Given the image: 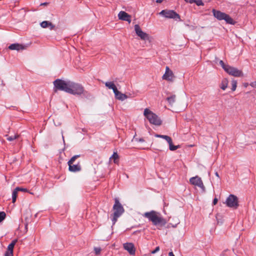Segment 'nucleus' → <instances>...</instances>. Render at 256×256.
<instances>
[{
  "label": "nucleus",
  "mask_w": 256,
  "mask_h": 256,
  "mask_svg": "<svg viewBox=\"0 0 256 256\" xmlns=\"http://www.w3.org/2000/svg\"><path fill=\"white\" fill-rule=\"evenodd\" d=\"M54 84L56 88L74 95H80L84 91L82 85L68 80L57 79Z\"/></svg>",
  "instance_id": "obj_1"
},
{
  "label": "nucleus",
  "mask_w": 256,
  "mask_h": 256,
  "mask_svg": "<svg viewBox=\"0 0 256 256\" xmlns=\"http://www.w3.org/2000/svg\"><path fill=\"white\" fill-rule=\"evenodd\" d=\"M142 216L144 218H148L155 226L162 224L164 220L160 214L154 210L146 212Z\"/></svg>",
  "instance_id": "obj_2"
},
{
  "label": "nucleus",
  "mask_w": 256,
  "mask_h": 256,
  "mask_svg": "<svg viewBox=\"0 0 256 256\" xmlns=\"http://www.w3.org/2000/svg\"><path fill=\"white\" fill-rule=\"evenodd\" d=\"M144 114L151 124L158 126L161 125L162 122L160 118L148 108L144 110Z\"/></svg>",
  "instance_id": "obj_3"
},
{
  "label": "nucleus",
  "mask_w": 256,
  "mask_h": 256,
  "mask_svg": "<svg viewBox=\"0 0 256 256\" xmlns=\"http://www.w3.org/2000/svg\"><path fill=\"white\" fill-rule=\"evenodd\" d=\"M214 16L219 20H224L226 23L234 24V20L227 14L220 10L213 9L212 10Z\"/></svg>",
  "instance_id": "obj_4"
},
{
  "label": "nucleus",
  "mask_w": 256,
  "mask_h": 256,
  "mask_svg": "<svg viewBox=\"0 0 256 256\" xmlns=\"http://www.w3.org/2000/svg\"><path fill=\"white\" fill-rule=\"evenodd\" d=\"M226 204L228 207L236 209L238 206V198L234 194H230L226 198Z\"/></svg>",
  "instance_id": "obj_5"
},
{
  "label": "nucleus",
  "mask_w": 256,
  "mask_h": 256,
  "mask_svg": "<svg viewBox=\"0 0 256 256\" xmlns=\"http://www.w3.org/2000/svg\"><path fill=\"white\" fill-rule=\"evenodd\" d=\"M225 71L230 75H232L236 77H240L243 76L242 71L238 70L237 68L231 66L229 65Z\"/></svg>",
  "instance_id": "obj_6"
},
{
  "label": "nucleus",
  "mask_w": 256,
  "mask_h": 256,
  "mask_svg": "<svg viewBox=\"0 0 256 256\" xmlns=\"http://www.w3.org/2000/svg\"><path fill=\"white\" fill-rule=\"evenodd\" d=\"M113 209L114 210V214L116 215V217H120L124 212V209L122 206L117 200H115V204L114 205Z\"/></svg>",
  "instance_id": "obj_7"
},
{
  "label": "nucleus",
  "mask_w": 256,
  "mask_h": 256,
  "mask_svg": "<svg viewBox=\"0 0 256 256\" xmlns=\"http://www.w3.org/2000/svg\"><path fill=\"white\" fill-rule=\"evenodd\" d=\"M190 182L192 184L200 188L202 192H205V187L200 178L198 176L192 177L190 178Z\"/></svg>",
  "instance_id": "obj_8"
},
{
  "label": "nucleus",
  "mask_w": 256,
  "mask_h": 256,
  "mask_svg": "<svg viewBox=\"0 0 256 256\" xmlns=\"http://www.w3.org/2000/svg\"><path fill=\"white\" fill-rule=\"evenodd\" d=\"M154 136L156 138H162L165 140L169 144V148L172 151L176 150V146L172 144V140L170 137L166 135H162L159 134H155Z\"/></svg>",
  "instance_id": "obj_9"
},
{
  "label": "nucleus",
  "mask_w": 256,
  "mask_h": 256,
  "mask_svg": "<svg viewBox=\"0 0 256 256\" xmlns=\"http://www.w3.org/2000/svg\"><path fill=\"white\" fill-rule=\"evenodd\" d=\"M158 14L166 18H176V12L173 10H164Z\"/></svg>",
  "instance_id": "obj_10"
},
{
  "label": "nucleus",
  "mask_w": 256,
  "mask_h": 256,
  "mask_svg": "<svg viewBox=\"0 0 256 256\" xmlns=\"http://www.w3.org/2000/svg\"><path fill=\"white\" fill-rule=\"evenodd\" d=\"M134 30L136 34L142 40H148V34L143 32L138 24L134 26Z\"/></svg>",
  "instance_id": "obj_11"
},
{
  "label": "nucleus",
  "mask_w": 256,
  "mask_h": 256,
  "mask_svg": "<svg viewBox=\"0 0 256 256\" xmlns=\"http://www.w3.org/2000/svg\"><path fill=\"white\" fill-rule=\"evenodd\" d=\"M124 248L128 251L130 254H135L136 250L134 245L131 242H126L123 244Z\"/></svg>",
  "instance_id": "obj_12"
},
{
  "label": "nucleus",
  "mask_w": 256,
  "mask_h": 256,
  "mask_svg": "<svg viewBox=\"0 0 256 256\" xmlns=\"http://www.w3.org/2000/svg\"><path fill=\"white\" fill-rule=\"evenodd\" d=\"M174 78V76L172 72L168 66H166L165 74L162 76V79L168 81H172L173 80Z\"/></svg>",
  "instance_id": "obj_13"
},
{
  "label": "nucleus",
  "mask_w": 256,
  "mask_h": 256,
  "mask_svg": "<svg viewBox=\"0 0 256 256\" xmlns=\"http://www.w3.org/2000/svg\"><path fill=\"white\" fill-rule=\"evenodd\" d=\"M118 17L120 20L128 22L129 23L131 22L130 16L124 11H120L118 14Z\"/></svg>",
  "instance_id": "obj_14"
},
{
  "label": "nucleus",
  "mask_w": 256,
  "mask_h": 256,
  "mask_svg": "<svg viewBox=\"0 0 256 256\" xmlns=\"http://www.w3.org/2000/svg\"><path fill=\"white\" fill-rule=\"evenodd\" d=\"M8 48L11 50H16L18 51L23 50L26 48V46L18 43L12 44L9 46Z\"/></svg>",
  "instance_id": "obj_15"
},
{
  "label": "nucleus",
  "mask_w": 256,
  "mask_h": 256,
  "mask_svg": "<svg viewBox=\"0 0 256 256\" xmlns=\"http://www.w3.org/2000/svg\"><path fill=\"white\" fill-rule=\"evenodd\" d=\"M115 97L116 99L123 101L128 98V96L121 92H119L118 89L114 92Z\"/></svg>",
  "instance_id": "obj_16"
},
{
  "label": "nucleus",
  "mask_w": 256,
  "mask_h": 256,
  "mask_svg": "<svg viewBox=\"0 0 256 256\" xmlns=\"http://www.w3.org/2000/svg\"><path fill=\"white\" fill-rule=\"evenodd\" d=\"M68 169L70 171L72 172H76L80 171L81 169L80 166L78 164H74L73 163H72V164H68Z\"/></svg>",
  "instance_id": "obj_17"
},
{
  "label": "nucleus",
  "mask_w": 256,
  "mask_h": 256,
  "mask_svg": "<svg viewBox=\"0 0 256 256\" xmlns=\"http://www.w3.org/2000/svg\"><path fill=\"white\" fill-rule=\"evenodd\" d=\"M40 25L42 28L50 27V30H52L54 27V26L48 21H43L40 23Z\"/></svg>",
  "instance_id": "obj_18"
},
{
  "label": "nucleus",
  "mask_w": 256,
  "mask_h": 256,
  "mask_svg": "<svg viewBox=\"0 0 256 256\" xmlns=\"http://www.w3.org/2000/svg\"><path fill=\"white\" fill-rule=\"evenodd\" d=\"M104 84L108 88L112 90L114 92L117 90L116 86L112 82H106Z\"/></svg>",
  "instance_id": "obj_19"
},
{
  "label": "nucleus",
  "mask_w": 256,
  "mask_h": 256,
  "mask_svg": "<svg viewBox=\"0 0 256 256\" xmlns=\"http://www.w3.org/2000/svg\"><path fill=\"white\" fill-rule=\"evenodd\" d=\"M228 81L226 78H224L222 80L221 84H220V88L224 90L226 88L228 87Z\"/></svg>",
  "instance_id": "obj_20"
},
{
  "label": "nucleus",
  "mask_w": 256,
  "mask_h": 256,
  "mask_svg": "<svg viewBox=\"0 0 256 256\" xmlns=\"http://www.w3.org/2000/svg\"><path fill=\"white\" fill-rule=\"evenodd\" d=\"M18 188H16L12 192V202L13 203L15 202L16 197H17V194L18 192Z\"/></svg>",
  "instance_id": "obj_21"
},
{
  "label": "nucleus",
  "mask_w": 256,
  "mask_h": 256,
  "mask_svg": "<svg viewBox=\"0 0 256 256\" xmlns=\"http://www.w3.org/2000/svg\"><path fill=\"white\" fill-rule=\"evenodd\" d=\"M17 241L18 240H17L16 239L14 240L8 246V250H11V251L13 252L15 244H16Z\"/></svg>",
  "instance_id": "obj_22"
},
{
  "label": "nucleus",
  "mask_w": 256,
  "mask_h": 256,
  "mask_svg": "<svg viewBox=\"0 0 256 256\" xmlns=\"http://www.w3.org/2000/svg\"><path fill=\"white\" fill-rule=\"evenodd\" d=\"M167 100L171 106L175 102V96H172L167 98Z\"/></svg>",
  "instance_id": "obj_23"
},
{
  "label": "nucleus",
  "mask_w": 256,
  "mask_h": 256,
  "mask_svg": "<svg viewBox=\"0 0 256 256\" xmlns=\"http://www.w3.org/2000/svg\"><path fill=\"white\" fill-rule=\"evenodd\" d=\"M6 140H8L11 142L18 138L19 136L18 134H14L12 136H8V135H6Z\"/></svg>",
  "instance_id": "obj_24"
},
{
  "label": "nucleus",
  "mask_w": 256,
  "mask_h": 256,
  "mask_svg": "<svg viewBox=\"0 0 256 256\" xmlns=\"http://www.w3.org/2000/svg\"><path fill=\"white\" fill-rule=\"evenodd\" d=\"M237 86V82L236 80H232V91H234L236 90Z\"/></svg>",
  "instance_id": "obj_25"
},
{
  "label": "nucleus",
  "mask_w": 256,
  "mask_h": 256,
  "mask_svg": "<svg viewBox=\"0 0 256 256\" xmlns=\"http://www.w3.org/2000/svg\"><path fill=\"white\" fill-rule=\"evenodd\" d=\"M80 155H76V156H73L71 158L70 160L68 162V164H72V163H73L74 162V160L78 157H80Z\"/></svg>",
  "instance_id": "obj_26"
},
{
  "label": "nucleus",
  "mask_w": 256,
  "mask_h": 256,
  "mask_svg": "<svg viewBox=\"0 0 256 256\" xmlns=\"http://www.w3.org/2000/svg\"><path fill=\"white\" fill-rule=\"evenodd\" d=\"M118 156L116 152H114L112 156L110 157V158L114 160V163L117 162L116 160L118 159Z\"/></svg>",
  "instance_id": "obj_27"
},
{
  "label": "nucleus",
  "mask_w": 256,
  "mask_h": 256,
  "mask_svg": "<svg viewBox=\"0 0 256 256\" xmlns=\"http://www.w3.org/2000/svg\"><path fill=\"white\" fill-rule=\"evenodd\" d=\"M6 214L4 212H0V222H2L6 218Z\"/></svg>",
  "instance_id": "obj_28"
},
{
  "label": "nucleus",
  "mask_w": 256,
  "mask_h": 256,
  "mask_svg": "<svg viewBox=\"0 0 256 256\" xmlns=\"http://www.w3.org/2000/svg\"><path fill=\"white\" fill-rule=\"evenodd\" d=\"M220 64L222 66V67L224 68V70H226V68H228V65L226 64L222 60L220 61Z\"/></svg>",
  "instance_id": "obj_29"
},
{
  "label": "nucleus",
  "mask_w": 256,
  "mask_h": 256,
  "mask_svg": "<svg viewBox=\"0 0 256 256\" xmlns=\"http://www.w3.org/2000/svg\"><path fill=\"white\" fill-rule=\"evenodd\" d=\"M94 250L96 254H98L100 252L101 248L98 247H96L94 248Z\"/></svg>",
  "instance_id": "obj_30"
},
{
  "label": "nucleus",
  "mask_w": 256,
  "mask_h": 256,
  "mask_svg": "<svg viewBox=\"0 0 256 256\" xmlns=\"http://www.w3.org/2000/svg\"><path fill=\"white\" fill-rule=\"evenodd\" d=\"M194 3H196V5L198 6L204 5V3L202 0H195Z\"/></svg>",
  "instance_id": "obj_31"
},
{
  "label": "nucleus",
  "mask_w": 256,
  "mask_h": 256,
  "mask_svg": "<svg viewBox=\"0 0 256 256\" xmlns=\"http://www.w3.org/2000/svg\"><path fill=\"white\" fill-rule=\"evenodd\" d=\"M5 256H13V252L11 250H8L5 253Z\"/></svg>",
  "instance_id": "obj_32"
},
{
  "label": "nucleus",
  "mask_w": 256,
  "mask_h": 256,
  "mask_svg": "<svg viewBox=\"0 0 256 256\" xmlns=\"http://www.w3.org/2000/svg\"><path fill=\"white\" fill-rule=\"evenodd\" d=\"M160 250V247L156 246V248L152 252V254H154Z\"/></svg>",
  "instance_id": "obj_33"
},
{
  "label": "nucleus",
  "mask_w": 256,
  "mask_h": 256,
  "mask_svg": "<svg viewBox=\"0 0 256 256\" xmlns=\"http://www.w3.org/2000/svg\"><path fill=\"white\" fill-rule=\"evenodd\" d=\"M118 217H116V215H114V216H113V218L112 219V221L114 224H115V222H116L117 219H118Z\"/></svg>",
  "instance_id": "obj_34"
},
{
  "label": "nucleus",
  "mask_w": 256,
  "mask_h": 256,
  "mask_svg": "<svg viewBox=\"0 0 256 256\" xmlns=\"http://www.w3.org/2000/svg\"><path fill=\"white\" fill-rule=\"evenodd\" d=\"M250 86L253 88H256V80L251 82Z\"/></svg>",
  "instance_id": "obj_35"
},
{
  "label": "nucleus",
  "mask_w": 256,
  "mask_h": 256,
  "mask_svg": "<svg viewBox=\"0 0 256 256\" xmlns=\"http://www.w3.org/2000/svg\"><path fill=\"white\" fill-rule=\"evenodd\" d=\"M16 188H18V191H22V192H27V190L26 189V188H20V187H17Z\"/></svg>",
  "instance_id": "obj_36"
},
{
  "label": "nucleus",
  "mask_w": 256,
  "mask_h": 256,
  "mask_svg": "<svg viewBox=\"0 0 256 256\" xmlns=\"http://www.w3.org/2000/svg\"><path fill=\"white\" fill-rule=\"evenodd\" d=\"M186 2H189L190 4H192L194 2L195 0H185Z\"/></svg>",
  "instance_id": "obj_37"
},
{
  "label": "nucleus",
  "mask_w": 256,
  "mask_h": 256,
  "mask_svg": "<svg viewBox=\"0 0 256 256\" xmlns=\"http://www.w3.org/2000/svg\"><path fill=\"white\" fill-rule=\"evenodd\" d=\"M218 199L216 198H214L213 200V204L214 205L216 204L218 202Z\"/></svg>",
  "instance_id": "obj_38"
},
{
  "label": "nucleus",
  "mask_w": 256,
  "mask_h": 256,
  "mask_svg": "<svg viewBox=\"0 0 256 256\" xmlns=\"http://www.w3.org/2000/svg\"><path fill=\"white\" fill-rule=\"evenodd\" d=\"M168 255L170 256H174V253L172 252H170Z\"/></svg>",
  "instance_id": "obj_39"
},
{
  "label": "nucleus",
  "mask_w": 256,
  "mask_h": 256,
  "mask_svg": "<svg viewBox=\"0 0 256 256\" xmlns=\"http://www.w3.org/2000/svg\"><path fill=\"white\" fill-rule=\"evenodd\" d=\"M163 0H156V2L157 3H161V2H163Z\"/></svg>",
  "instance_id": "obj_40"
},
{
  "label": "nucleus",
  "mask_w": 256,
  "mask_h": 256,
  "mask_svg": "<svg viewBox=\"0 0 256 256\" xmlns=\"http://www.w3.org/2000/svg\"><path fill=\"white\" fill-rule=\"evenodd\" d=\"M138 142H144V140L143 138H140L139 140H138Z\"/></svg>",
  "instance_id": "obj_41"
},
{
  "label": "nucleus",
  "mask_w": 256,
  "mask_h": 256,
  "mask_svg": "<svg viewBox=\"0 0 256 256\" xmlns=\"http://www.w3.org/2000/svg\"><path fill=\"white\" fill-rule=\"evenodd\" d=\"M47 4V3L46 2H44V3H42L40 4V6H46Z\"/></svg>",
  "instance_id": "obj_42"
},
{
  "label": "nucleus",
  "mask_w": 256,
  "mask_h": 256,
  "mask_svg": "<svg viewBox=\"0 0 256 256\" xmlns=\"http://www.w3.org/2000/svg\"><path fill=\"white\" fill-rule=\"evenodd\" d=\"M248 85V83H245L244 84V87H247Z\"/></svg>",
  "instance_id": "obj_43"
},
{
  "label": "nucleus",
  "mask_w": 256,
  "mask_h": 256,
  "mask_svg": "<svg viewBox=\"0 0 256 256\" xmlns=\"http://www.w3.org/2000/svg\"><path fill=\"white\" fill-rule=\"evenodd\" d=\"M215 174L217 177L219 178V175L218 172H216Z\"/></svg>",
  "instance_id": "obj_44"
},
{
  "label": "nucleus",
  "mask_w": 256,
  "mask_h": 256,
  "mask_svg": "<svg viewBox=\"0 0 256 256\" xmlns=\"http://www.w3.org/2000/svg\"><path fill=\"white\" fill-rule=\"evenodd\" d=\"M176 16H177V18H180V16L179 14H176Z\"/></svg>",
  "instance_id": "obj_45"
}]
</instances>
